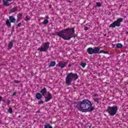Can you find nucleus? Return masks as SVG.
<instances>
[{"mask_svg": "<svg viewBox=\"0 0 128 128\" xmlns=\"http://www.w3.org/2000/svg\"><path fill=\"white\" fill-rule=\"evenodd\" d=\"M78 109L82 112H92L94 108L92 107V104L90 100H84L78 102Z\"/></svg>", "mask_w": 128, "mask_h": 128, "instance_id": "f257e3e1", "label": "nucleus"}, {"mask_svg": "<svg viewBox=\"0 0 128 128\" xmlns=\"http://www.w3.org/2000/svg\"><path fill=\"white\" fill-rule=\"evenodd\" d=\"M57 36L64 40H70L74 36V28H68L57 32Z\"/></svg>", "mask_w": 128, "mask_h": 128, "instance_id": "f03ea898", "label": "nucleus"}, {"mask_svg": "<svg viewBox=\"0 0 128 128\" xmlns=\"http://www.w3.org/2000/svg\"><path fill=\"white\" fill-rule=\"evenodd\" d=\"M78 78V76L76 74L68 73L66 78V84L68 86H70L72 80H76Z\"/></svg>", "mask_w": 128, "mask_h": 128, "instance_id": "7ed1b4c3", "label": "nucleus"}, {"mask_svg": "<svg viewBox=\"0 0 128 128\" xmlns=\"http://www.w3.org/2000/svg\"><path fill=\"white\" fill-rule=\"evenodd\" d=\"M118 106H109L108 109L106 110V112H108L109 116H116V112H118Z\"/></svg>", "mask_w": 128, "mask_h": 128, "instance_id": "20e7f679", "label": "nucleus"}, {"mask_svg": "<svg viewBox=\"0 0 128 128\" xmlns=\"http://www.w3.org/2000/svg\"><path fill=\"white\" fill-rule=\"evenodd\" d=\"M124 20L122 18H118L117 20H115L113 23L110 24L109 28H115L116 26H120V23Z\"/></svg>", "mask_w": 128, "mask_h": 128, "instance_id": "39448f33", "label": "nucleus"}, {"mask_svg": "<svg viewBox=\"0 0 128 128\" xmlns=\"http://www.w3.org/2000/svg\"><path fill=\"white\" fill-rule=\"evenodd\" d=\"M48 48H50V42H46L41 47L38 48V50H40V52H48Z\"/></svg>", "mask_w": 128, "mask_h": 128, "instance_id": "423d86ee", "label": "nucleus"}, {"mask_svg": "<svg viewBox=\"0 0 128 128\" xmlns=\"http://www.w3.org/2000/svg\"><path fill=\"white\" fill-rule=\"evenodd\" d=\"M66 64H68V62H62L61 61L58 63V66L60 67V68H66Z\"/></svg>", "mask_w": 128, "mask_h": 128, "instance_id": "0eeeda50", "label": "nucleus"}, {"mask_svg": "<svg viewBox=\"0 0 128 128\" xmlns=\"http://www.w3.org/2000/svg\"><path fill=\"white\" fill-rule=\"evenodd\" d=\"M44 98L45 102H50V100H52V94L50 93H48L47 96H44Z\"/></svg>", "mask_w": 128, "mask_h": 128, "instance_id": "6e6552de", "label": "nucleus"}, {"mask_svg": "<svg viewBox=\"0 0 128 128\" xmlns=\"http://www.w3.org/2000/svg\"><path fill=\"white\" fill-rule=\"evenodd\" d=\"M14 0H3V4L6 6H10L11 4H10L8 2H12Z\"/></svg>", "mask_w": 128, "mask_h": 128, "instance_id": "1a4fd4ad", "label": "nucleus"}, {"mask_svg": "<svg viewBox=\"0 0 128 128\" xmlns=\"http://www.w3.org/2000/svg\"><path fill=\"white\" fill-rule=\"evenodd\" d=\"M87 52L89 54H94V48H89L87 50Z\"/></svg>", "mask_w": 128, "mask_h": 128, "instance_id": "9d476101", "label": "nucleus"}, {"mask_svg": "<svg viewBox=\"0 0 128 128\" xmlns=\"http://www.w3.org/2000/svg\"><path fill=\"white\" fill-rule=\"evenodd\" d=\"M40 92L42 94L43 96H44L46 94V88H43L42 90H41Z\"/></svg>", "mask_w": 128, "mask_h": 128, "instance_id": "9b49d317", "label": "nucleus"}, {"mask_svg": "<svg viewBox=\"0 0 128 128\" xmlns=\"http://www.w3.org/2000/svg\"><path fill=\"white\" fill-rule=\"evenodd\" d=\"M100 47H96L93 49L94 54H98L100 52Z\"/></svg>", "mask_w": 128, "mask_h": 128, "instance_id": "f8f14e48", "label": "nucleus"}, {"mask_svg": "<svg viewBox=\"0 0 128 128\" xmlns=\"http://www.w3.org/2000/svg\"><path fill=\"white\" fill-rule=\"evenodd\" d=\"M36 98L37 100H40L42 98V95L40 93H37L36 95Z\"/></svg>", "mask_w": 128, "mask_h": 128, "instance_id": "ddd939ff", "label": "nucleus"}, {"mask_svg": "<svg viewBox=\"0 0 128 128\" xmlns=\"http://www.w3.org/2000/svg\"><path fill=\"white\" fill-rule=\"evenodd\" d=\"M9 20H10V22H16V19L12 16H10L9 17Z\"/></svg>", "mask_w": 128, "mask_h": 128, "instance_id": "4468645a", "label": "nucleus"}, {"mask_svg": "<svg viewBox=\"0 0 128 128\" xmlns=\"http://www.w3.org/2000/svg\"><path fill=\"white\" fill-rule=\"evenodd\" d=\"M6 25L8 28H10V26H12V24H10V20H8V19L6 20Z\"/></svg>", "mask_w": 128, "mask_h": 128, "instance_id": "2eb2a0df", "label": "nucleus"}, {"mask_svg": "<svg viewBox=\"0 0 128 128\" xmlns=\"http://www.w3.org/2000/svg\"><path fill=\"white\" fill-rule=\"evenodd\" d=\"M18 20H17V21L18 22V20H22V13H19L18 14Z\"/></svg>", "mask_w": 128, "mask_h": 128, "instance_id": "dca6fc26", "label": "nucleus"}, {"mask_svg": "<svg viewBox=\"0 0 128 128\" xmlns=\"http://www.w3.org/2000/svg\"><path fill=\"white\" fill-rule=\"evenodd\" d=\"M116 48H122V44L120 43L117 44H116Z\"/></svg>", "mask_w": 128, "mask_h": 128, "instance_id": "f3484780", "label": "nucleus"}, {"mask_svg": "<svg viewBox=\"0 0 128 128\" xmlns=\"http://www.w3.org/2000/svg\"><path fill=\"white\" fill-rule=\"evenodd\" d=\"M56 66V62L52 61L50 62L49 66L50 68L51 66Z\"/></svg>", "mask_w": 128, "mask_h": 128, "instance_id": "a211bd4d", "label": "nucleus"}, {"mask_svg": "<svg viewBox=\"0 0 128 128\" xmlns=\"http://www.w3.org/2000/svg\"><path fill=\"white\" fill-rule=\"evenodd\" d=\"M18 10V9L16 8H12L10 10V12H16Z\"/></svg>", "mask_w": 128, "mask_h": 128, "instance_id": "6ab92c4d", "label": "nucleus"}, {"mask_svg": "<svg viewBox=\"0 0 128 128\" xmlns=\"http://www.w3.org/2000/svg\"><path fill=\"white\" fill-rule=\"evenodd\" d=\"M44 128H52V126H50V124H46L44 125Z\"/></svg>", "mask_w": 128, "mask_h": 128, "instance_id": "aec40b11", "label": "nucleus"}, {"mask_svg": "<svg viewBox=\"0 0 128 128\" xmlns=\"http://www.w3.org/2000/svg\"><path fill=\"white\" fill-rule=\"evenodd\" d=\"M14 44H12V42H10L8 44V46L10 49L12 48Z\"/></svg>", "mask_w": 128, "mask_h": 128, "instance_id": "412c9836", "label": "nucleus"}, {"mask_svg": "<svg viewBox=\"0 0 128 128\" xmlns=\"http://www.w3.org/2000/svg\"><path fill=\"white\" fill-rule=\"evenodd\" d=\"M98 54H108V52H106L104 50H101L99 51Z\"/></svg>", "mask_w": 128, "mask_h": 128, "instance_id": "4be33fe9", "label": "nucleus"}, {"mask_svg": "<svg viewBox=\"0 0 128 128\" xmlns=\"http://www.w3.org/2000/svg\"><path fill=\"white\" fill-rule=\"evenodd\" d=\"M93 100H94V102H97V104H98L100 98H93Z\"/></svg>", "mask_w": 128, "mask_h": 128, "instance_id": "5701e85b", "label": "nucleus"}, {"mask_svg": "<svg viewBox=\"0 0 128 128\" xmlns=\"http://www.w3.org/2000/svg\"><path fill=\"white\" fill-rule=\"evenodd\" d=\"M96 6H98V8L102 6V4L100 2H97L96 3Z\"/></svg>", "mask_w": 128, "mask_h": 128, "instance_id": "b1692460", "label": "nucleus"}, {"mask_svg": "<svg viewBox=\"0 0 128 128\" xmlns=\"http://www.w3.org/2000/svg\"><path fill=\"white\" fill-rule=\"evenodd\" d=\"M43 24H48V20H45L43 22H42Z\"/></svg>", "mask_w": 128, "mask_h": 128, "instance_id": "393cba45", "label": "nucleus"}, {"mask_svg": "<svg viewBox=\"0 0 128 128\" xmlns=\"http://www.w3.org/2000/svg\"><path fill=\"white\" fill-rule=\"evenodd\" d=\"M80 66H82V68H86V63L82 62V63L80 64Z\"/></svg>", "mask_w": 128, "mask_h": 128, "instance_id": "a878e982", "label": "nucleus"}, {"mask_svg": "<svg viewBox=\"0 0 128 128\" xmlns=\"http://www.w3.org/2000/svg\"><path fill=\"white\" fill-rule=\"evenodd\" d=\"M8 112L10 114H12V108H10Z\"/></svg>", "mask_w": 128, "mask_h": 128, "instance_id": "bb28decb", "label": "nucleus"}, {"mask_svg": "<svg viewBox=\"0 0 128 128\" xmlns=\"http://www.w3.org/2000/svg\"><path fill=\"white\" fill-rule=\"evenodd\" d=\"M30 20V18L28 17V16H26V18L25 19V20H26V22H28V20Z\"/></svg>", "mask_w": 128, "mask_h": 128, "instance_id": "cd10ccee", "label": "nucleus"}, {"mask_svg": "<svg viewBox=\"0 0 128 128\" xmlns=\"http://www.w3.org/2000/svg\"><path fill=\"white\" fill-rule=\"evenodd\" d=\"M39 104H44V101L40 100L38 102Z\"/></svg>", "mask_w": 128, "mask_h": 128, "instance_id": "c85d7f7f", "label": "nucleus"}, {"mask_svg": "<svg viewBox=\"0 0 128 128\" xmlns=\"http://www.w3.org/2000/svg\"><path fill=\"white\" fill-rule=\"evenodd\" d=\"M84 30H88V26H84Z\"/></svg>", "mask_w": 128, "mask_h": 128, "instance_id": "c756f323", "label": "nucleus"}, {"mask_svg": "<svg viewBox=\"0 0 128 128\" xmlns=\"http://www.w3.org/2000/svg\"><path fill=\"white\" fill-rule=\"evenodd\" d=\"M20 26H22V23H19L18 24L17 26L20 27Z\"/></svg>", "mask_w": 128, "mask_h": 128, "instance_id": "7c9ffc66", "label": "nucleus"}, {"mask_svg": "<svg viewBox=\"0 0 128 128\" xmlns=\"http://www.w3.org/2000/svg\"><path fill=\"white\" fill-rule=\"evenodd\" d=\"M14 82H15L16 84H20V81L15 80Z\"/></svg>", "mask_w": 128, "mask_h": 128, "instance_id": "2f4dec72", "label": "nucleus"}, {"mask_svg": "<svg viewBox=\"0 0 128 128\" xmlns=\"http://www.w3.org/2000/svg\"><path fill=\"white\" fill-rule=\"evenodd\" d=\"M16 92L13 93V94L12 95V96H16Z\"/></svg>", "mask_w": 128, "mask_h": 128, "instance_id": "473e14b6", "label": "nucleus"}, {"mask_svg": "<svg viewBox=\"0 0 128 128\" xmlns=\"http://www.w3.org/2000/svg\"><path fill=\"white\" fill-rule=\"evenodd\" d=\"M46 18L47 20H49L50 19V17H48V16H46Z\"/></svg>", "mask_w": 128, "mask_h": 128, "instance_id": "72a5a7b5", "label": "nucleus"}, {"mask_svg": "<svg viewBox=\"0 0 128 128\" xmlns=\"http://www.w3.org/2000/svg\"><path fill=\"white\" fill-rule=\"evenodd\" d=\"M8 104H10V100H8Z\"/></svg>", "mask_w": 128, "mask_h": 128, "instance_id": "f704fd0d", "label": "nucleus"}, {"mask_svg": "<svg viewBox=\"0 0 128 128\" xmlns=\"http://www.w3.org/2000/svg\"><path fill=\"white\" fill-rule=\"evenodd\" d=\"M94 96H98V94H94Z\"/></svg>", "mask_w": 128, "mask_h": 128, "instance_id": "c9c22d12", "label": "nucleus"}, {"mask_svg": "<svg viewBox=\"0 0 128 128\" xmlns=\"http://www.w3.org/2000/svg\"><path fill=\"white\" fill-rule=\"evenodd\" d=\"M2 100V96H0V100Z\"/></svg>", "mask_w": 128, "mask_h": 128, "instance_id": "e433bc0d", "label": "nucleus"}, {"mask_svg": "<svg viewBox=\"0 0 128 128\" xmlns=\"http://www.w3.org/2000/svg\"><path fill=\"white\" fill-rule=\"evenodd\" d=\"M71 66H72V65H71L70 64H68V66H69V67Z\"/></svg>", "mask_w": 128, "mask_h": 128, "instance_id": "4c0bfd02", "label": "nucleus"}, {"mask_svg": "<svg viewBox=\"0 0 128 128\" xmlns=\"http://www.w3.org/2000/svg\"><path fill=\"white\" fill-rule=\"evenodd\" d=\"M3 102H6V100H3Z\"/></svg>", "mask_w": 128, "mask_h": 128, "instance_id": "58836bf2", "label": "nucleus"}]
</instances>
